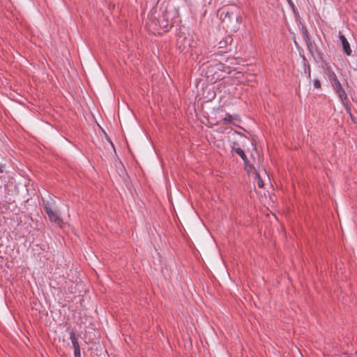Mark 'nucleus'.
Instances as JSON below:
<instances>
[{"label": "nucleus", "instance_id": "obj_1", "mask_svg": "<svg viewBox=\"0 0 357 357\" xmlns=\"http://www.w3.org/2000/svg\"><path fill=\"white\" fill-rule=\"evenodd\" d=\"M202 75L211 83H215L225 77V73H230V67L222 63L215 58L204 62L201 66Z\"/></svg>", "mask_w": 357, "mask_h": 357}, {"label": "nucleus", "instance_id": "obj_2", "mask_svg": "<svg viewBox=\"0 0 357 357\" xmlns=\"http://www.w3.org/2000/svg\"><path fill=\"white\" fill-rule=\"evenodd\" d=\"M218 12L220 13V19L227 24L231 31L236 32L239 30L243 17L238 7L235 5L232 8L225 6Z\"/></svg>", "mask_w": 357, "mask_h": 357}, {"label": "nucleus", "instance_id": "obj_3", "mask_svg": "<svg viewBox=\"0 0 357 357\" xmlns=\"http://www.w3.org/2000/svg\"><path fill=\"white\" fill-rule=\"evenodd\" d=\"M43 202V207L44 208L45 212L48 216L49 220L52 222L55 223L56 225L61 226L63 223V220L58 214V212L53 209V206L54 205V201L53 199L51 200H45V199H42Z\"/></svg>", "mask_w": 357, "mask_h": 357}, {"label": "nucleus", "instance_id": "obj_4", "mask_svg": "<svg viewBox=\"0 0 357 357\" xmlns=\"http://www.w3.org/2000/svg\"><path fill=\"white\" fill-rule=\"evenodd\" d=\"M197 45V42L195 41L192 37H181L176 42L177 49L181 53L184 54L190 53L192 55L194 52H196L195 49Z\"/></svg>", "mask_w": 357, "mask_h": 357}, {"label": "nucleus", "instance_id": "obj_5", "mask_svg": "<svg viewBox=\"0 0 357 357\" xmlns=\"http://www.w3.org/2000/svg\"><path fill=\"white\" fill-rule=\"evenodd\" d=\"M333 89L335 91L336 93L338 95L339 98H340L342 104L344 105L347 111L348 112H350L351 109L349 107V99L347 98V95L344 91V89L342 88L340 81L338 79H337L335 81H333L331 82Z\"/></svg>", "mask_w": 357, "mask_h": 357}, {"label": "nucleus", "instance_id": "obj_6", "mask_svg": "<svg viewBox=\"0 0 357 357\" xmlns=\"http://www.w3.org/2000/svg\"><path fill=\"white\" fill-rule=\"evenodd\" d=\"M339 38L341 41L342 49L344 52L347 55L350 56L351 54L352 50L351 49L350 45L344 36V35L342 34L341 32L339 33Z\"/></svg>", "mask_w": 357, "mask_h": 357}, {"label": "nucleus", "instance_id": "obj_7", "mask_svg": "<svg viewBox=\"0 0 357 357\" xmlns=\"http://www.w3.org/2000/svg\"><path fill=\"white\" fill-rule=\"evenodd\" d=\"M158 23L160 28L164 31L167 32L169 31V28H172V25L169 24L167 20L165 18V16L160 17L158 20Z\"/></svg>", "mask_w": 357, "mask_h": 357}, {"label": "nucleus", "instance_id": "obj_8", "mask_svg": "<svg viewBox=\"0 0 357 357\" xmlns=\"http://www.w3.org/2000/svg\"><path fill=\"white\" fill-rule=\"evenodd\" d=\"M79 335H76L74 331L70 332V339L72 342L73 347L74 349H80L78 342Z\"/></svg>", "mask_w": 357, "mask_h": 357}, {"label": "nucleus", "instance_id": "obj_9", "mask_svg": "<svg viewBox=\"0 0 357 357\" xmlns=\"http://www.w3.org/2000/svg\"><path fill=\"white\" fill-rule=\"evenodd\" d=\"M303 61V67L305 73L307 75V78L310 79L311 77V70H310V65L307 62V59L304 55L302 56Z\"/></svg>", "mask_w": 357, "mask_h": 357}, {"label": "nucleus", "instance_id": "obj_10", "mask_svg": "<svg viewBox=\"0 0 357 357\" xmlns=\"http://www.w3.org/2000/svg\"><path fill=\"white\" fill-rule=\"evenodd\" d=\"M236 154H238L243 162H245L247 163L248 162V157L245 153V151L241 148V146H238L236 150L234 151Z\"/></svg>", "mask_w": 357, "mask_h": 357}, {"label": "nucleus", "instance_id": "obj_11", "mask_svg": "<svg viewBox=\"0 0 357 357\" xmlns=\"http://www.w3.org/2000/svg\"><path fill=\"white\" fill-rule=\"evenodd\" d=\"M326 70L328 79H330L331 82H332L333 81H335L337 79L335 72L332 70L331 67H327Z\"/></svg>", "mask_w": 357, "mask_h": 357}, {"label": "nucleus", "instance_id": "obj_12", "mask_svg": "<svg viewBox=\"0 0 357 357\" xmlns=\"http://www.w3.org/2000/svg\"><path fill=\"white\" fill-rule=\"evenodd\" d=\"M301 30V33H302V35H303L305 42L308 43L309 39H310V34L307 31V29H306V27L304 25H302Z\"/></svg>", "mask_w": 357, "mask_h": 357}, {"label": "nucleus", "instance_id": "obj_13", "mask_svg": "<svg viewBox=\"0 0 357 357\" xmlns=\"http://www.w3.org/2000/svg\"><path fill=\"white\" fill-rule=\"evenodd\" d=\"M233 120V116L230 114L227 113L226 114V116L222 119V121L224 124H234Z\"/></svg>", "mask_w": 357, "mask_h": 357}, {"label": "nucleus", "instance_id": "obj_14", "mask_svg": "<svg viewBox=\"0 0 357 357\" xmlns=\"http://www.w3.org/2000/svg\"><path fill=\"white\" fill-rule=\"evenodd\" d=\"M243 163H244V169L247 172H249L250 170L255 169L254 165L250 162L248 159L247 163L245 162H243Z\"/></svg>", "mask_w": 357, "mask_h": 357}, {"label": "nucleus", "instance_id": "obj_15", "mask_svg": "<svg viewBox=\"0 0 357 357\" xmlns=\"http://www.w3.org/2000/svg\"><path fill=\"white\" fill-rule=\"evenodd\" d=\"M256 176L257 178V185L259 188H263L264 187V183L262 178H261L259 174L256 172Z\"/></svg>", "mask_w": 357, "mask_h": 357}, {"label": "nucleus", "instance_id": "obj_16", "mask_svg": "<svg viewBox=\"0 0 357 357\" xmlns=\"http://www.w3.org/2000/svg\"><path fill=\"white\" fill-rule=\"evenodd\" d=\"M238 146H241L239 143L237 141H234L231 144V151L234 152Z\"/></svg>", "mask_w": 357, "mask_h": 357}, {"label": "nucleus", "instance_id": "obj_17", "mask_svg": "<svg viewBox=\"0 0 357 357\" xmlns=\"http://www.w3.org/2000/svg\"><path fill=\"white\" fill-rule=\"evenodd\" d=\"M306 43V45H307L308 51L310 52V54L312 55H313L314 53H313V50H312V42H311L310 39H309V42L308 43Z\"/></svg>", "mask_w": 357, "mask_h": 357}, {"label": "nucleus", "instance_id": "obj_18", "mask_svg": "<svg viewBox=\"0 0 357 357\" xmlns=\"http://www.w3.org/2000/svg\"><path fill=\"white\" fill-rule=\"evenodd\" d=\"M313 84H314V87L316 89H320L321 86V82L318 79H314Z\"/></svg>", "mask_w": 357, "mask_h": 357}, {"label": "nucleus", "instance_id": "obj_19", "mask_svg": "<svg viewBox=\"0 0 357 357\" xmlns=\"http://www.w3.org/2000/svg\"><path fill=\"white\" fill-rule=\"evenodd\" d=\"M292 10H293V13L295 15V17L296 18H300V15H299V13L298 11V9L296 8V7L295 6V5L294 4V6L293 7H291Z\"/></svg>", "mask_w": 357, "mask_h": 357}, {"label": "nucleus", "instance_id": "obj_20", "mask_svg": "<svg viewBox=\"0 0 357 357\" xmlns=\"http://www.w3.org/2000/svg\"><path fill=\"white\" fill-rule=\"evenodd\" d=\"M316 52H317V54H318V56H319V59H320L322 61H324V58H323V54H322V52H321L319 50H318V48H316Z\"/></svg>", "mask_w": 357, "mask_h": 357}, {"label": "nucleus", "instance_id": "obj_21", "mask_svg": "<svg viewBox=\"0 0 357 357\" xmlns=\"http://www.w3.org/2000/svg\"><path fill=\"white\" fill-rule=\"evenodd\" d=\"M75 357H81L80 349H74Z\"/></svg>", "mask_w": 357, "mask_h": 357}, {"label": "nucleus", "instance_id": "obj_22", "mask_svg": "<svg viewBox=\"0 0 357 357\" xmlns=\"http://www.w3.org/2000/svg\"><path fill=\"white\" fill-rule=\"evenodd\" d=\"M232 40H233V39H232V38L231 36H227V37H226L224 43L225 44H227L228 43H231L232 42Z\"/></svg>", "mask_w": 357, "mask_h": 357}, {"label": "nucleus", "instance_id": "obj_23", "mask_svg": "<svg viewBox=\"0 0 357 357\" xmlns=\"http://www.w3.org/2000/svg\"><path fill=\"white\" fill-rule=\"evenodd\" d=\"M5 167V165L0 164V174H3L4 172Z\"/></svg>", "mask_w": 357, "mask_h": 357}, {"label": "nucleus", "instance_id": "obj_24", "mask_svg": "<svg viewBox=\"0 0 357 357\" xmlns=\"http://www.w3.org/2000/svg\"><path fill=\"white\" fill-rule=\"evenodd\" d=\"M234 132H235V133H236V134L239 135L241 137H245V138H247V137H246L244 134H243V133H241V132H238V131H234Z\"/></svg>", "mask_w": 357, "mask_h": 357}, {"label": "nucleus", "instance_id": "obj_25", "mask_svg": "<svg viewBox=\"0 0 357 357\" xmlns=\"http://www.w3.org/2000/svg\"><path fill=\"white\" fill-rule=\"evenodd\" d=\"M287 1L288 2L289 5L290 6V7H293L294 6V3H293L292 0H287Z\"/></svg>", "mask_w": 357, "mask_h": 357}, {"label": "nucleus", "instance_id": "obj_26", "mask_svg": "<svg viewBox=\"0 0 357 357\" xmlns=\"http://www.w3.org/2000/svg\"><path fill=\"white\" fill-rule=\"evenodd\" d=\"M215 93L213 92V96H212V98H210V99L211 100V99L214 98H215Z\"/></svg>", "mask_w": 357, "mask_h": 357}]
</instances>
